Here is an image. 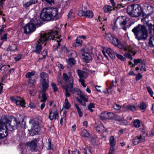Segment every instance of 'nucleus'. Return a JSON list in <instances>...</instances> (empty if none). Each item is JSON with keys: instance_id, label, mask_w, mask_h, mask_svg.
<instances>
[{"instance_id": "18", "label": "nucleus", "mask_w": 154, "mask_h": 154, "mask_svg": "<svg viewBox=\"0 0 154 154\" xmlns=\"http://www.w3.org/2000/svg\"><path fill=\"white\" fill-rule=\"evenodd\" d=\"M40 78H41L42 82H49L48 76L47 73L42 72L40 74Z\"/></svg>"}, {"instance_id": "25", "label": "nucleus", "mask_w": 154, "mask_h": 154, "mask_svg": "<svg viewBox=\"0 0 154 154\" xmlns=\"http://www.w3.org/2000/svg\"><path fill=\"white\" fill-rule=\"evenodd\" d=\"M62 88L65 90V95L66 97V98L69 97L70 95V94L69 93V86L68 85H66L65 86H63Z\"/></svg>"}, {"instance_id": "44", "label": "nucleus", "mask_w": 154, "mask_h": 154, "mask_svg": "<svg viewBox=\"0 0 154 154\" xmlns=\"http://www.w3.org/2000/svg\"><path fill=\"white\" fill-rule=\"evenodd\" d=\"M126 108L132 111H134L136 109V107L135 106L130 105H127L126 107Z\"/></svg>"}, {"instance_id": "6", "label": "nucleus", "mask_w": 154, "mask_h": 154, "mask_svg": "<svg viewBox=\"0 0 154 154\" xmlns=\"http://www.w3.org/2000/svg\"><path fill=\"white\" fill-rule=\"evenodd\" d=\"M13 120H12L11 121H10L8 118L7 116L5 115L2 117L0 121L4 125L5 128H6V125L8 124L9 127V128L11 131H12L16 128V124H14V125H13L11 123L12 122H16V119L14 118H13Z\"/></svg>"}, {"instance_id": "50", "label": "nucleus", "mask_w": 154, "mask_h": 154, "mask_svg": "<svg viewBox=\"0 0 154 154\" xmlns=\"http://www.w3.org/2000/svg\"><path fill=\"white\" fill-rule=\"evenodd\" d=\"M147 91H148V93L150 95L153 97V98L154 99V97H153L152 96V95L153 94V92L151 88L149 86H147L146 87Z\"/></svg>"}, {"instance_id": "52", "label": "nucleus", "mask_w": 154, "mask_h": 154, "mask_svg": "<svg viewBox=\"0 0 154 154\" xmlns=\"http://www.w3.org/2000/svg\"><path fill=\"white\" fill-rule=\"evenodd\" d=\"M124 56L130 59L131 60H132L133 57L132 55L128 53H126L125 54Z\"/></svg>"}, {"instance_id": "49", "label": "nucleus", "mask_w": 154, "mask_h": 154, "mask_svg": "<svg viewBox=\"0 0 154 154\" xmlns=\"http://www.w3.org/2000/svg\"><path fill=\"white\" fill-rule=\"evenodd\" d=\"M94 104L93 103H91L88 106V109L91 112H92L93 110L92 109V108H94Z\"/></svg>"}, {"instance_id": "29", "label": "nucleus", "mask_w": 154, "mask_h": 154, "mask_svg": "<svg viewBox=\"0 0 154 154\" xmlns=\"http://www.w3.org/2000/svg\"><path fill=\"white\" fill-rule=\"evenodd\" d=\"M103 9L104 12L107 13H110L112 10V7L108 5H105Z\"/></svg>"}, {"instance_id": "12", "label": "nucleus", "mask_w": 154, "mask_h": 154, "mask_svg": "<svg viewBox=\"0 0 154 154\" xmlns=\"http://www.w3.org/2000/svg\"><path fill=\"white\" fill-rule=\"evenodd\" d=\"M24 33L27 34L34 32L36 29L35 26L31 23H29L23 27Z\"/></svg>"}, {"instance_id": "45", "label": "nucleus", "mask_w": 154, "mask_h": 154, "mask_svg": "<svg viewBox=\"0 0 154 154\" xmlns=\"http://www.w3.org/2000/svg\"><path fill=\"white\" fill-rule=\"evenodd\" d=\"M147 107V106L146 104L143 102H142L139 106V108L142 110L144 111L146 109Z\"/></svg>"}, {"instance_id": "31", "label": "nucleus", "mask_w": 154, "mask_h": 154, "mask_svg": "<svg viewBox=\"0 0 154 154\" xmlns=\"http://www.w3.org/2000/svg\"><path fill=\"white\" fill-rule=\"evenodd\" d=\"M109 143L111 146L114 147L116 143L114 137L113 136H111L110 138Z\"/></svg>"}, {"instance_id": "46", "label": "nucleus", "mask_w": 154, "mask_h": 154, "mask_svg": "<svg viewBox=\"0 0 154 154\" xmlns=\"http://www.w3.org/2000/svg\"><path fill=\"white\" fill-rule=\"evenodd\" d=\"M42 55L43 56V57L42 58H40V59H45L46 57V56L47 55V50L45 49L42 51V52L41 53Z\"/></svg>"}, {"instance_id": "21", "label": "nucleus", "mask_w": 154, "mask_h": 154, "mask_svg": "<svg viewBox=\"0 0 154 154\" xmlns=\"http://www.w3.org/2000/svg\"><path fill=\"white\" fill-rule=\"evenodd\" d=\"M104 126L102 124L99 125L96 128V131L100 134L103 132L104 131Z\"/></svg>"}, {"instance_id": "36", "label": "nucleus", "mask_w": 154, "mask_h": 154, "mask_svg": "<svg viewBox=\"0 0 154 154\" xmlns=\"http://www.w3.org/2000/svg\"><path fill=\"white\" fill-rule=\"evenodd\" d=\"M127 21L126 20H124L120 22V24L122 28L125 31L126 30V28L125 25L126 24Z\"/></svg>"}, {"instance_id": "2", "label": "nucleus", "mask_w": 154, "mask_h": 154, "mask_svg": "<svg viewBox=\"0 0 154 154\" xmlns=\"http://www.w3.org/2000/svg\"><path fill=\"white\" fill-rule=\"evenodd\" d=\"M58 14L57 8H44L41 13V19L44 21H49L54 19Z\"/></svg>"}, {"instance_id": "56", "label": "nucleus", "mask_w": 154, "mask_h": 154, "mask_svg": "<svg viewBox=\"0 0 154 154\" xmlns=\"http://www.w3.org/2000/svg\"><path fill=\"white\" fill-rule=\"evenodd\" d=\"M68 17L71 19L73 18L74 17V14L71 11L69 13L68 15Z\"/></svg>"}, {"instance_id": "57", "label": "nucleus", "mask_w": 154, "mask_h": 154, "mask_svg": "<svg viewBox=\"0 0 154 154\" xmlns=\"http://www.w3.org/2000/svg\"><path fill=\"white\" fill-rule=\"evenodd\" d=\"M143 17V20H144V19H147L148 18V17L150 16V14H145L144 12H143V13L141 15Z\"/></svg>"}, {"instance_id": "34", "label": "nucleus", "mask_w": 154, "mask_h": 154, "mask_svg": "<svg viewBox=\"0 0 154 154\" xmlns=\"http://www.w3.org/2000/svg\"><path fill=\"white\" fill-rule=\"evenodd\" d=\"M82 44V41L81 40L77 38L75 40V42L73 44V46L75 47L81 45Z\"/></svg>"}, {"instance_id": "19", "label": "nucleus", "mask_w": 154, "mask_h": 154, "mask_svg": "<svg viewBox=\"0 0 154 154\" xmlns=\"http://www.w3.org/2000/svg\"><path fill=\"white\" fill-rule=\"evenodd\" d=\"M42 92H46L49 87V82H48L47 81L42 82Z\"/></svg>"}, {"instance_id": "26", "label": "nucleus", "mask_w": 154, "mask_h": 154, "mask_svg": "<svg viewBox=\"0 0 154 154\" xmlns=\"http://www.w3.org/2000/svg\"><path fill=\"white\" fill-rule=\"evenodd\" d=\"M42 22L40 20H38L37 18H34L32 20V23L35 26V25H38L40 26Z\"/></svg>"}, {"instance_id": "11", "label": "nucleus", "mask_w": 154, "mask_h": 154, "mask_svg": "<svg viewBox=\"0 0 154 154\" xmlns=\"http://www.w3.org/2000/svg\"><path fill=\"white\" fill-rule=\"evenodd\" d=\"M11 100L13 102H15L16 105L24 107L25 103L23 98L18 97H11L10 98Z\"/></svg>"}, {"instance_id": "15", "label": "nucleus", "mask_w": 154, "mask_h": 154, "mask_svg": "<svg viewBox=\"0 0 154 154\" xmlns=\"http://www.w3.org/2000/svg\"><path fill=\"white\" fill-rule=\"evenodd\" d=\"M78 75L80 79H84L88 76V74L85 71H82L81 70L78 69L77 71Z\"/></svg>"}, {"instance_id": "27", "label": "nucleus", "mask_w": 154, "mask_h": 154, "mask_svg": "<svg viewBox=\"0 0 154 154\" xmlns=\"http://www.w3.org/2000/svg\"><path fill=\"white\" fill-rule=\"evenodd\" d=\"M63 77H61L60 75H58L57 78V81L58 84L59 85H61L63 88V86H65L64 85L63 83Z\"/></svg>"}, {"instance_id": "61", "label": "nucleus", "mask_w": 154, "mask_h": 154, "mask_svg": "<svg viewBox=\"0 0 154 154\" xmlns=\"http://www.w3.org/2000/svg\"><path fill=\"white\" fill-rule=\"evenodd\" d=\"M84 150L85 154H93L87 148H85Z\"/></svg>"}, {"instance_id": "28", "label": "nucleus", "mask_w": 154, "mask_h": 154, "mask_svg": "<svg viewBox=\"0 0 154 154\" xmlns=\"http://www.w3.org/2000/svg\"><path fill=\"white\" fill-rule=\"evenodd\" d=\"M107 113L106 112H104L101 113L99 116L100 119L102 120L107 119Z\"/></svg>"}, {"instance_id": "38", "label": "nucleus", "mask_w": 154, "mask_h": 154, "mask_svg": "<svg viewBox=\"0 0 154 154\" xmlns=\"http://www.w3.org/2000/svg\"><path fill=\"white\" fill-rule=\"evenodd\" d=\"M116 84L117 82L116 81H114L113 80H112L111 82L110 83L109 89L110 90L113 89L114 87H116Z\"/></svg>"}, {"instance_id": "32", "label": "nucleus", "mask_w": 154, "mask_h": 154, "mask_svg": "<svg viewBox=\"0 0 154 154\" xmlns=\"http://www.w3.org/2000/svg\"><path fill=\"white\" fill-rule=\"evenodd\" d=\"M73 84H72V85H69L68 89L69 91L72 94L75 93L77 91L76 88H73Z\"/></svg>"}, {"instance_id": "47", "label": "nucleus", "mask_w": 154, "mask_h": 154, "mask_svg": "<svg viewBox=\"0 0 154 154\" xmlns=\"http://www.w3.org/2000/svg\"><path fill=\"white\" fill-rule=\"evenodd\" d=\"M116 55L117 57L119 59L123 61H125V60L126 59L125 58L123 57V56L122 55L120 54H117L116 53Z\"/></svg>"}, {"instance_id": "23", "label": "nucleus", "mask_w": 154, "mask_h": 154, "mask_svg": "<svg viewBox=\"0 0 154 154\" xmlns=\"http://www.w3.org/2000/svg\"><path fill=\"white\" fill-rule=\"evenodd\" d=\"M3 130L5 129V126L4 125L2 124L0 121V139L4 138L5 136V135L3 133L1 132V130Z\"/></svg>"}, {"instance_id": "37", "label": "nucleus", "mask_w": 154, "mask_h": 154, "mask_svg": "<svg viewBox=\"0 0 154 154\" xmlns=\"http://www.w3.org/2000/svg\"><path fill=\"white\" fill-rule=\"evenodd\" d=\"M75 106L76 107L77 110V111L79 114V115L80 117H81L82 116L83 113L81 111L80 108L78 106V105L76 103H75L74 104Z\"/></svg>"}, {"instance_id": "55", "label": "nucleus", "mask_w": 154, "mask_h": 154, "mask_svg": "<svg viewBox=\"0 0 154 154\" xmlns=\"http://www.w3.org/2000/svg\"><path fill=\"white\" fill-rule=\"evenodd\" d=\"M85 11L82 10H80L78 12V15L80 17L84 16L85 17Z\"/></svg>"}, {"instance_id": "51", "label": "nucleus", "mask_w": 154, "mask_h": 154, "mask_svg": "<svg viewBox=\"0 0 154 154\" xmlns=\"http://www.w3.org/2000/svg\"><path fill=\"white\" fill-rule=\"evenodd\" d=\"M42 2H46L49 5H51L52 4L54 3V0H41Z\"/></svg>"}, {"instance_id": "58", "label": "nucleus", "mask_w": 154, "mask_h": 154, "mask_svg": "<svg viewBox=\"0 0 154 154\" xmlns=\"http://www.w3.org/2000/svg\"><path fill=\"white\" fill-rule=\"evenodd\" d=\"M148 29L149 30L150 33H152V31H153V26H153V25L151 24H149L148 25Z\"/></svg>"}, {"instance_id": "16", "label": "nucleus", "mask_w": 154, "mask_h": 154, "mask_svg": "<svg viewBox=\"0 0 154 154\" xmlns=\"http://www.w3.org/2000/svg\"><path fill=\"white\" fill-rule=\"evenodd\" d=\"M58 113L57 111H55L54 112H52V110L50 109L49 112V118L51 120H52L54 118L55 119H57Z\"/></svg>"}, {"instance_id": "30", "label": "nucleus", "mask_w": 154, "mask_h": 154, "mask_svg": "<svg viewBox=\"0 0 154 154\" xmlns=\"http://www.w3.org/2000/svg\"><path fill=\"white\" fill-rule=\"evenodd\" d=\"M134 64L131 66L132 67L134 66L137 65L138 63H141L143 62L141 58L138 59H134Z\"/></svg>"}, {"instance_id": "60", "label": "nucleus", "mask_w": 154, "mask_h": 154, "mask_svg": "<svg viewBox=\"0 0 154 154\" xmlns=\"http://www.w3.org/2000/svg\"><path fill=\"white\" fill-rule=\"evenodd\" d=\"M142 75H141V74L140 73H139L136 75V81H138L142 78Z\"/></svg>"}, {"instance_id": "48", "label": "nucleus", "mask_w": 154, "mask_h": 154, "mask_svg": "<svg viewBox=\"0 0 154 154\" xmlns=\"http://www.w3.org/2000/svg\"><path fill=\"white\" fill-rule=\"evenodd\" d=\"M107 119H113L115 115L112 112H107Z\"/></svg>"}, {"instance_id": "22", "label": "nucleus", "mask_w": 154, "mask_h": 154, "mask_svg": "<svg viewBox=\"0 0 154 154\" xmlns=\"http://www.w3.org/2000/svg\"><path fill=\"white\" fill-rule=\"evenodd\" d=\"M85 17L89 18H92L94 17V14L93 12L90 10H88L85 13Z\"/></svg>"}, {"instance_id": "7", "label": "nucleus", "mask_w": 154, "mask_h": 154, "mask_svg": "<svg viewBox=\"0 0 154 154\" xmlns=\"http://www.w3.org/2000/svg\"><path fill=\"white\" fill-rule=\"evenodd\" d=\"M29 123L32 124L31 126V128L29 131L30 134L32 136H33L36 134H38L40 130L39 124L35 122L34 120L32 119L30 120Z\"/></svg>"}, {"instance_id": "4", "label": "nucleus", "mask_w": 154, "mask_h": 154, "mask_svg": "<svg viewBox=\"0 0 154 154\" xmlns=\"http://www.w3.org/2000/svg\"><path fill=\"white\" fill-rule=\"evenodd\" d=\"M105 37L108 40L110 41L113 44L119 48L121 49H124L125 51L129 52H133L132 47L131 45H129L126 47L124 46L119 40L113 36L111 34H106Z\"/></svg>"}, {"instance_id": "17", "label": "nucleus", "mask_w": 154, "mask_h": 154, "mask_svg": "<svg viewBox=\"0 0 154 154\" xmlns=\"http://www.w3.org/2000/svg\"><path fill=\"white\" fill-rule=\"evenodd\" d=\"M106 53L112 59H114L115 57L116 53L113 50L110 48H107L106 50Z\"/></svg>"}, {"instance_id": "39", "label": "nucleus", "mask_w": 154, "mask_h": 154, "mask_svg": "<svg viewBox=\"0 0 154 154\" xmlns=\"http://www.w3.org/2000/svg\"><path fill=\"white\" fill-rule=\"evenodd\" d=\"M149 44L150 47H154V36L151 37L150 38L149 41Z\"/></svg>"}, {"instance_id": "62", "label": "nucleus", "mask_w": 154, "mask_h": 154, "mask_svg": "<svg viewBox=\"0 0 154 154\" xmlns=\"http://www.w3.org/2000/svg\"><path fill=\"white\" fill-rule=\"evenodd\" d=\"M115 152L114 147L111 146L109 152L110 154H114Z\"/></svg>"}, {"instance_id": "35", "label": "nucleus", "mask_w": 154, "mask_h": 154, "mask_svg": "<svg viewBox=\"0 0 154 154\" xmlns=\"http://www.w3.org/2000/svg\"><path fill=\"white\" fill-rule=\"evenodd\" d=\"M70 105L69 103L67 98L65 100L64 102V108L66 109H69L70 107Z\"/></svg>"}, {"instance_id": "10", "label": "nucleus", "mask_w": 154, "mask_h": 154, "mask_svg": "<svg viewBox=\"0 0 154 154\" xmlns=\"http://www.w3.org/2000/svg\"><path fill=\"white\" fill-rule=\"evenodd\" d=\"M38 141L36 139H34L30 141L27 142L25 145L29 148L30 150L32 152L36 151L37 150V143Z\"/></svg>"}, {"instance_id": "13", "label": "nucleus", "mask_w": 154, "mask_h": 154, "mask_svg": "<svg viewBox=\"0 0 154 154\" xmlns=\"http://www.w3.org/2000/svg\"><path fill=\"white\" fill-rule=\"evenodd\" d=\"M145 141V139L142 136H136L132 140V142L134 145L137 144L139 143L143 142Z\"/></svg>"}, {"instance_id": "9", "label": "nucleus", "mask_w": 154, "mask_h": 154, "mask_svg": "<svg viewBox=\"0 0 154 154\" xmlns=\"http://www.w3.org/2000/svg\"><path fill=\"white\" fill-rule=\"evenodd\" d=\"M63 79L66 85H68V86L73 83V78L71 72H69L67 74L63 73Z\"/></svg>"}, {"instance_id": "42", "label": "nucleus", "mask_w": 154, "mask_h": 154, "mask_svg": "<svg viewBox=\"0 0 154 154\" xmlns=\"http://www.w3.org/2000/svg\"><path fill=\"white\" fill-rule=\"evenodd\" d=\"M51 85L52 87L53 91L56 92L58 91V90L56 84L54 82L51 83Z\"/></svg>"}, {"instance_id": "24", "label": "nucleus", "mask_w": 154, "mask_h": 154, "mask_svg": "<svg viewBox=\"0 0 154 154\" xmlns=\"http://www.w3.org/2000/svg\"><path fill=\"white\" fill-rule=\"evenodd\" d=\"M46 92H42V95L41 97H39V98L40 99V102H45L47 99V97H46Z\"/></svg>"}, {"instance_id": "8", "label": "nucleus", "mask_w": 154, "mask_h": 154, "mask_svg": "<svg viewBox=\"0 0 154 154\" xmlns=\"http://www.w3.org/2000/svg\"><path fill=\"white\" fill-rule=\"evenodd\" d=\"M92 54V50L91 48H87L85 49L84 52L82 54V56H83L84 61L89 63V61L91 60L92 57L91 54Z\"/></svg>"}, {"instance_id": "59", "label": "nucleus", "mask_w": 154, "mask_h": 154, "mask_svg": "<svg viewBox=\"0 0 154 154\" xmlns=\"http://www.w3.org/2000/svg\"><path fill=\"white\" fill-rule=\"evenodd\" d=\"M10 51H15L16 50L17 47L14 45H13L9 47L8 48Z\"/></svg>"}, {"instance_id": "40", "label": "nucleus", "mask_w": 154, "mask_h": 154, "mask_svg": "<svg viewBox=\"0 0 154 154\" xmlns=\"http://www.w3.org/2000/svg\"><path fill=\"white\" fill-rule=\"evenodd\" d=\"M68 63L70 65H74L76 63V61L73 58H70L68 60Z\"/></svg>"}, {"instance_id": "5", "label": "nucleus", "mask_w": 154, "mask_h": 154, "mask_svg": "<svg viewBox=\"0 0 154 154\" xmlns=\"http://www.w3.org/2000/svg\"><path fill=\"white\" fill-rule=\"evenodd\" d=\"M143 10L139 4H133L129 5L127 8L128 14L131 17H137L141 16Z\"/></svg>"}, {"instance_id": "53", "label": "nucleus", "mask_w": 154, "mask_h": 154, "mask_svg": "<svg viewBox=\"0 0 154 154\" xmlns=\"http://www.w3.org/2000/svg\"><path fill=\"white\" fill-rule=\"evenodd\" d=\"M113 119L118 121H121L122 120V118H121L120 116L115 115Z\"/></svg>"}, {"instance_id": "1", "label": "nucleus", "mask_w": 154, "mask_h": 154, "mask_svg": "<svg viewBox=\"0 0 154 154\" xmlns=\"http://www.w3.org/2000/svg\"><path fill=\"white\" fill-rule=\"evenodd\" d=\"M60 35H59L58 34L57 31L55 30H50L46 32L41 33L39 40L36 43L35 50L34 52L37 54H39L42 49V46L40 44V43L42 44L50 40H53L55 38L58 39L57 40L58 43L57 48H58L60 46V42L62 40L60 38Z\"/></svg>"}, {"instance_id": "63", "label": "nucleus", "mask_w": 154, "mask_h": 154, "mask_svg": "<svg viewBox=\"0 0 154 154\" xmlns=\"http://www.w3.org/2000/svg\"><path fill=\"white\" fill-rule=\"evenodd\" d=\"M113 108L116 110H119L121 109V106L118 104H115L113 106Z\"/></svg>"}, {"instance_id": "64", "label": "nucleus", "mask_w": 154, "mask_h": 154, "mask_svg": "<svg viewBox=\"0 0 154 154\" xmlns=\"http://www.w3.org/2000/svg\"><path fill=\"white\" fill-rule=\"evenodd\" d=\"M72 154H80L79 151L75 149L74 150L72 151Z\"/></svg>"}, {"instance_id": "14", "label": "nucleus", "mask_w": 154, "mask_h": 154, "mask_svg": "<svg viewBox=\"0 0 154 154\" xmlns=\"http://www.w3.org/2000/svg\"><path fill=\"white\" fill-rule=\"evenodd\" d=\"M35 72L33 70H32L31 72H28L26 73L25 75L26 77L27 78H29V81L30 83H34L35 82V80L34 79H32V76L34 75Z\"/></svg>"}, {"instance_id": "43", "label": "nucleus", "mask_w": 154, "mask_h": 154, "mask_svg": "<svg viewBox=\"0 0 154 154\" xmlns=\"http://www.w3.org/2000/svg\"><path fill=\"white\" fill-rule=\"evenodd\" d=\"M139 66L140 67V71H142L143 70L144 71H146V70L145 68V65L143 63V62L140 64L139 65Z\"/></svg>"}, {"instance_id": "33", "label": "nucleus", "mask_w": 154, "mask_h": 154, "mask_svg": "<svg viewBox=\"0 0 154 154\" xmlns=\"http://www.w3.org/2000/svg\"><path fill=\"white\" fill-rule=\"evenodd\" d=\"M134 125L137 128H139L140 125L141 121L139 119H135L134 121Z\"/></svg>"}, {"instance_id": "20", "label": "nucleus", "mask_w": 154, "mask_h": 154, "mask_svg": "<svg viewBox=\"0 0 154 154\" xmlns=\"http://www.w3.org/2000/svg\"><path fill=\"white\" fill-rule=\"evenodd\" d=\"M38 1L37 0H30L26 3L23 4V6L25 8H27L32 5V4H35L37 3Z\"/></svg>"}, {"instance_id": "54", "label": "nucleus", "mask_w": 154, "mask_h": 154, "mask_svg": "<svg viewBox=\"0 0 154 154\" xmlns=\"http://www.w3.org/2000/svg\"><path fill=\"white\" fill-rule=\"evenodd\" d=\"M0 39L1 40V41H5L7 39V34L5 33L2 36H1Z\"/></svg>"}, {"instance_id": "41", "label": "nucleus", "mask_w": 154, "mask_h": 154, "mask_svg": "<svg viewBox=\"0 0 154 154\" xmlns=\"http://www.w3.org/2000/svg\"><path fill=\"white\" fill-rule=\"evenodd\" d=\"M81 135L82 136L88 137L89 136V133L86 130L84 129L82 131Z\"/></svg>"}, {"instance_id": "3", "label": "nucleus", "mask_w": 154, "mask_h": 154, "mask_svg": "<svg viewBox=\"0 0 154 154\" xmlns=\"http://www.w3.org/2000/svg\"><path fill=\"white\" fill-rule=\"evenodd\" d=\"M135 36V38L138 40H145L147 36V32L144 26L138 24L132 29Z\"/></svg>"}]
</instances>
